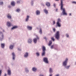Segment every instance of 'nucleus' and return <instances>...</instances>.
<instances>
[{"label":"nucleus","instance_id":"43","mask_svg":"<svg viewBox=\"0 0 76 76\" xmlns=\"http://www.w3.org/2000/svg\"><path fill=\"white\" fill-rule=\"evenodd\" d=\"M53 6H54V7H56V4H53Z\"/></svg>","mask_w":76,"mask_h":76},{"label":"nucleus","instance_id":"39","mask_svg":"<svg viewBox=\"0 0 76 76\" xmlns=\"http://www.w3.org/2000/svg\"><path fill=\"white\" fill-rule=\"evenodd\" d=\"M53 31H54V32H55V31H56V29H55V28H54L53 29Z\"/></svg>","mask_w":76,"mask_h":76},{"label":"nucleus","instance_id":"2","mask_svg":"<svg viewBox=\"0 0 76 76\" xmlns=\"http://www.w3.org/2000/svg\"><path fill=\"white\" fill-rule=\"evenodd\" d=\"M55 38L57 39H58L60 37V34H59V32L57 31L55 35Z\"/></svg>","mask_w":76,"mask_h":76},{"label":"nucleus","instance_id":"9","mask_svg":"<svg viewBox=\"0 0 76 76\" xmlns=\"http://www.w3.org/2000/svg\"><path fill=\"white\" fill-rule=\"evenodd\" d=\"M44 11L45 13H46V14H48V10H47L45 9L44 10Z\"/></svg>","mask_w":76,"mask_h":76},{"label":"nucleus","instance_id":"13","mask_svg":"<svg viewBox=\"0 0 76 76\" xmlns=\"http://www.w3.org/2000/svg\"><path fill=\"white\" fill-rule=\"evenodd\" d=\"M8 18H9V19H11L12 18V17L11 16V15H10L8 14L7 15V16Z\"/></svg>","mask_w":76,"mask_h":76},{"label":"nucleus","instance_id":"42","mask_svg":"<svg viewBox=\"0 0 76 76\" xmlns=\"http://www.w3.org/2000/svg\"><path fill=\"white\" fill-rule=\"evenodd\" d=\"M39 76H44L43 75H40Z\"/></svg>","mask_w":76,"mask_h":76},{"label":"nucleus","instance_id":"12","mask_svg":"<svg viewBox=\"0 0 76 76\" xmlns=\"http://www.w3.org/2000/svg\"><path fill=\"white\" fill-rule=\"evenodd\" d=\"M46 5L48 7H49V6H50V4L49 2H46Z\"/></svg>","mask_w":76,"mask_h":76},{"label":"nucleus","instance_id":"3","mask_svg":"<svg viewBox=\"0 0 76 76\" xmlns=\"http://www.w3.org/2000/svg\"><path fill=\"white\" fill-rule=\"evenodd\" d=\"M68 61V58H66L65 61L63 62V65L64 66H66L67 65V61Z\"/></svg>","mask_w":76,"mask_h":76},{"label":"nucleus","instance_id":"37","mask_svg":"<svg viewBox=\"0 0 76 76\" xmlns=\"http://www.w3.org/2000/svg\"><path fill=\"white\" fill-rule=\"evenodd\" d=\"M17 3H20V1H18L17 2Z\"/></svg>","mask_w":76,"mask_h":76},{"label":"nucleus","instance_id":"10","mask_svg":"<svg viewBox=\"0 0 76 76\" xmlns=\"http://www.w3.org/2000/svg\"><path fill=\"white\" fill-rule=\"evenodd\" d=\"M56 25L58 26V27H61V24H60V23H56Z\"/></svg>","mask_w":76,"mask_h":76},{"label":"nucleus","instance_id":"4","mask_svg":"<svg viewBox=\"0 0 76 76\" xmlns=\"http://www.w3.org/2000/svg\"><path fill=\"white\" fill-rule=\"evenodd\" d=\"M44 61L46 63H48V59L47 58H45L43 59Z\"/></svg>","mask_w":76,"mask_h":76},{"label":"nucleus","instance_id":"30","mask_svg":"<svg viewBox=\"0 0 76 76\" xmlns=\"http://www.w3.org/2000/svg\"><path fill=\"white\" fill-rule=\"evenodd\" d=\"M36 55L37 56H39V53H36Z\"/></svg>","mask_w":76,"mask_h":76},{"label":"nucleus","instance_id":"33","mask_svg":"<svg viewBox=\"0 0 76 76\" xmlns=\"http://www.w3.org/2000/svg\"><path fill=\"white\" fill-rule=\"evenodd\" d=\"M72 3H73L74 4H76V2L73 1L72 2Z\"/></svg>","mask_w":76,"mask_h":76},{"label":"nucleus","instance_id":"26","mask_svg":"<svg viewBox=\"0 0 76 76\" xmlns=\"http://www.w3.org/2000/svg\"><path fill=\"white\" fill-rule=\"evenodd\" d=\"M60 22H61V20H60V19H58L57 23H60Z\"/></svg>","mask_w":76,"mask_h":76},{"label":"nucleus","instance_id":"8","mask_svg":"<svg viewBox=\"0 0 76 76\" xmlns=\"http://www.w3.org/2000/svg\"><path fill=\"white\" fill-rule=\"evenodd\" d=\"M12 55L13 60H15V53H12Z\"/></svg>","mask_w":76,"mask_h":76},{"label":"nucleus","instance_id":"23","mask_svg":"<svg viewBox=\"0 0 76 76\" xmlns=\"http://www.w3.org/2000/svg\"><path fill=\"white\" fill-rule=\"evenodd\" d=\"M40 14V12L39 10H37L36 11V14L37 15H39Z\"/></svg>","mask_w":76,"mask_h":76},{"label":"nucleus","instance_id":"21","mask_svg":"<svg viewBox=\"0 0 76 76\" xmlns=\"http://www.w3.org/2000/svg\"><path fill=\"white\" fill-rule=\"evenodd\" d=\"M43 52L42 53V56H45V51H42Z\"/></svg>","mask_w":76,"mask_h":76},{"label":"nucleus","instance_id":"49","mask_svg":"<svg viewBox=\"0 0 76 76\" xmlns=\"http://www.w3.org/2000/svg\"><path fill=\"white\" fill-rule=\"evenodd\" d=\"M44 39H46V37H44Z\"/></svg>","mask_w":76,"mask_h":76},{"label":"nucleus","instance_id":"1","mask_svg":"<svg viewBox=\"0 0 76 76\" xmlns=\"http://www.w3.org/2000/svg\"><path fill=\"white\" fill-rule=\"evenodd\" d=\"M64 0H61V10H63L62 14L63 15H67V13L66 12L65 9L63 8V1Z\"/></svg>","mask_w":76,"mask_h":76},{"label":"nucleus","instance_id":"15","mask_svg":"<svg viewBox=\"0 0 76 76\" xmlns=\"http://www.w3.org/2000/svg\"><path fill=\"white\" fill-rule=\"evenodd\" d=\"M8 74L9 75H11V71L10 70H8Z\"/></svg>","mask_w":76,"mask_h":76},{"label":"nucleus","instance_id":"5","mask_svg":"<svg viewBox=\"0 0 76 76\" xmlns=\"http://www.w3.org/2000/svg\"><path fill=\"white\" fill-rule=\"evenodd\" d=\"M3 35L2 32H0V39H3Z\"/></svg>","mask_w":76,"mask_h":76},{"label":"nucleus","instance_id":"18","mask_svg":"<svg viewBox=\"0 0 76 76\" xmlns=\"http://www.w3.org/2000/svg\"><path fill=\"white\" fill-rule=\"evenodd\" d=\"M18 28V26H15L13 27L12 28V29H16Z\"/></svg>","mask_w":76,"mask_h":76},{"label":"nucleus","instance_id":"41","mask_svg":"<svg viewBox=\"0 0 76 76\" xmlns=\"http://www.w3.org/2000/svg\"><path fill=\"white\" fill-rule=\"evenodd\" d=\"M55 21H53V24H55Z\"/></svg>","mask_w":76,"mask_h":76},{"label":"nucleus","instance_id":"6","mask_svg":"<svg viewBox=\"0 0 76 76\" xmlns=\"http://www.w3.org/2000/svg\"><path fill=\"white\" fill-rule=\"evenodd\" d=\"M39 39V38L37 37V38H35L34 39L33 41L34 43H36L37 42V39Z\"/></svg>","mask_w":76,"mask_h":76},{"label":"nucleus","instance_id":"7","mask_svg":"<svg viewBox=\"0 0 76 76\" xmlns=\"http://www.w3.org/2000/svg\"><path fill=\"white\" fill-rule=\"evenodd\" d=\"M43 51H45V46H42V48Z\"/></svg>","mask_w":76,"mask_h":76},{"label":"nucleus","instance_id":"20","mask_svg":"<svg viewBox=\"0 0 76 76\" xmlns=\"http://www.w3.org/2000/svg\"><path fill=\"white\" fill-rule=\"evenodd\" d=\"M14 46H13V45H11L10 47V49H11L12 50L13 49V48Z\"/></svg>","mask_w":76,"mask_h":76},{"label":"nucleus","instance_id":"52","mask_svg":"<svg viewBox=\"0 0 76 76\" xmlns=\"http://www.w3.org/2000/svg\"><path fill=\"white\" fill-rule=\"evenodd\" d=\"M62 15V14H61V15Z\"/></svg>","mask_w":76,"mask_h":76},{"label":"nucleus","instance_id":"16","mask_svg":"<svg viewBox=\"0 0 76 76\" xmlns=\"http://www.w3.org/2000/svg\"><path fill=\"white\" fill-rule=\"evenodd\" d=\"M29 16L28 15L27 16L26 18V22H27V21H28V20H29Z\"/></svg>","mask_w":76,"mask_h":76},{"label":"nucleus","instance_id":"27","mask_svg":"<svg viewBox=\"0 0 76 76\" xmlns=\"http://www.w3.org/2000/svg\"><path fill=\"white\" fill-rule=\"evenodd\" d=\"M51 44H52V42H51V41H50L49 42V43L48 44V45H49V46L51 45Z\"/></svg>","mask_w":76,"mask_h":76},{"label":"nucleus","instance_id":"28","mask_svg":"<svg viewBox=\"0 0 76 76\" xmlns=\"http://www.w3.org/2000/svg\"><path fill=\"white\" fill-rule=\"evenodd\" d=\"M39 33H40V34H42V29H41V28H40V31H39Z\"/></svg>","mask_w":76,"mask_h":76},{"label":"nucleus","instance_id":"44","mask_svg":"<svg viewBox=\"0 0 76 76\" xmlns=\"http://www.w3.org/2000/svg\"><path fill=\"white\" fill-rule=\"evenodd\" d=\"M69 16H71V15H72V14L69 13Z\"/></svg>","mask_w":76,"mask_h":76},{"label":"nucleus","instance_id":"17","mask_svg":"<svg viewBox=\"0 0 76 76\" xmlns=\"http://www.w3.org/2000/svg\"><path fill=\"white\" fill-rule=\"evenodd\" d=\"M11 4L12 6H15V3L14 1H12L11 2Z\"/></svg>","mask_w":76,"mask_h":76},{"label":"nucleus","instance_id":"35","mask_svg":"<svg viewBox=\"0 0 76 76\" xmlns=\"http://www.w3.org/2000/svg\"><path fill=\"white\" fill-rule=\"evenodd\" d=\"M1 70H0V76H1Z\"/></svg>","mask_w":76,"mask_h":76},{"label":"nucleus","instance_id":"51","mask_svg":"<svg viewBox=\"0 0 76 76\" xmlns=\"http://www.w3.org/2000/svg\"><path fill=\"white\" fill-rule=\"evenodd\" d=\"M8 7H10V6H9Z\"/></svg>","mask_w":76,"mask_h":76},{"label":"nucleus","instance_id":"50","mask_svg":"<svg viewBox=\"0 0 76 76\" xmlns=\"http://www.w3.org/2000/svg\"><path fill=\"white\" fill-rule=\"evenodd\" d=\"M56 1H58L59 0H55Z\"/></svg>","mask_w":76,"mask_h":76},{"label":"nucleus","instance_id":"22","mask_svg":"<svg viewBox=\"0 0 76 76\" xmlns=\"http://www.w3.org/2000/svg\"><path fill=\"white\" fill-rule=\"evenodd\" d=\"M28 56V53H26L24 55V57H27Z\"/></svg>","mask_w":76,"mask_h":76},{"label":"nucleus","instance_id":"25","mask_svg":"<svg viewBox=\"0 0 76 76\" xmlns=\"http://www.w3.org/2000/svg\"><path fill=\"white\" fill-rule=\"evenodd\" d=\"M28 42L29 43H31L32 42V40L31 39H29L28 40Z\"/></svg>","mask_w":76,"mask_h":76},{"label":"nucleus","instance_id":"45","mask_svg":"<svg viewBox=\"0 0 76 76\" xmlns=\"http://www.w3.org/2000/svg\"><path fill=\"white\" fill-rule=\"evenodd\" d=\"M56 76H59V75L58 74L56 75Z\"/></svg>","mask_w":76,"mask_h":76},{"label":"nucleus","instance_id":"46","mask_svg":"<svg viewBox=\"0 0 76 76\" xmlns=\"http://www.w3.org/2000/svg\"><path fill=\"white\" fill-rule=\"evenodd\" d=\"M57 10H58L57 9H56V11L57 12Z\"/></svg>","mask_w":76,"mask_h":76},{"label":"nucleus","instance_id":"38","mask_svg":"<svg viewBox=\"0 0 76 76\" xmlns=\"http://www.w3.org/2000/svg\"><path fill=\"white\" fill-rule=\"evenodd\" d=\"M3 2H0V4H3Z\"/></svg>","mask_w":76,"mask_h":76},{"label":"nucleus","instance_id":"32","mask_svg":"<svg viewBox=\"0 0 76 76\" xmlns=\"http://www.w3.org/2000/svg\"><path fill=\"white\" fill-rule=\"evenodd\" d=\"M70 67V65L68 66H67L66 67V69H69V67Z\"/></svg>","mask_w":76,"mask_h":76},{"label":"nucleus","instance_id":"31","mask_svg":"<svg viewBox=\"0 0 76 76\" xmlns=\"http://www.w3.org/2000/svg\"><path fill=\"white\" fill-rule=\"evenodd\" d=\"M19 11H20V9H17L16 10V11L18 12H19Z\"/></svg>","mask_w":76,"mask_h":76},{"label":"nucleus","instance_id":"14","mask_svg":"<svg viewBox=\"0 0 76 76\" xmlns=\"http://www.w3.org/2000/svg\"><path fill=\"white\" fill-rule=\"evenodd\" d=\"M7 25L8 26H11V23L9 22H7Z\"/></svg>","mask_w":76,"mask_h":76},{"label":"nucleus","instance_id":"34","mask_svg":"<svg viewBox=\"0 0 76 76\" xmlns=\"http://www.w3.org/2000/svg\"><path fill=\"white\" fill-rule=\"evenodd\" d=\"M51 39H52V40H53V41H54V38L53 37H52L51 38Z\"/></svg>","mask_w":76,"mask_h":76},{"label":"nucleus","instance_id":"40","mask_svg":"<svg viewBox=\"0 0 76 76\" xmlns=\"http://www.w3.org/2000/svg\"><path fill=\"white\" fill-rule=\"evenodd\" d=\"M66 36L67 37H69V35L67 34H66Z\"/></svg>","mask_w":76,"mask_h":76},{"label":"nucleus","instance_id":"48","mask_svg":"<svg viewBox=\"0 0 76 76\" xmlns=\"http://www.w3.org/2000/svg\"><path fill=\"white\" fill-rule=\"evenodd\" d=\"M4 76H6V74H5Z\"/></svg>","mask_w":76,"mask_h":76},{"label":"nucleus","instance_id":"36","mask_svg":"<svg viewBox=\"0 0 76 76\" xmlns=\"http://www.w3.org/2000/svg\"><path fill=\"white\" fill-rule=\"evenodd\" d=\"M53 47H54V46L52 45L51 47V48H53Z\"/></svg>","mask_w":76,"mask_h":76},{"label":"nucleus","instance_id":"29","mask_svg":"<svg viewBox=\"0 0 76 76\" xmlns=\"http://www.w3.org/2000/svg\"><path fill=\"white\" fill-rule=\"evenodd\" d=\"M49 72H50V73H51L52 72V69L51 68L50 69Z\"/></svg>","mask_w":76,"mask_h":76},{"label":"nucleus","instance_id":"24","mask_svg":"<svg viewBox=\"0 0 76 76\" xmlns=\"http://www.w3.org/2000/svg\"><path fill=\"white\" fill-rule=\"evenodd\" d=\"M32 70L33 71H36L37 69L36 68L34 67L32 68Z\"/></svg>","mask_w":76,"mask_h":76},{"label":"nucleus","instance_id":"19","mask_svg":"<svg viewBox=\"0 0 76 76\" xmlns=\"http://www.w3.org/2000/svg\"><path fill=\"white\" fill-rule=\"evenodd\" d=\"M1 47L2 48H4V43L1 44Z\"/></svg>","mask_w":76,"mask_h":76},{"label":"nucleus","instance_id":"11","mask_svg":"<svg viewBox=\"0 0 76 76\" xmlns=\"http://www.w3.org/2000/svg\"><path fill=\"white\" fill-rule=\"evenodd\" d=\"M27 28L29 30H31L32 29V27L31 26H27Z\"/></svg>","mask_w":76,"mask_h":76},{"label":"nucleus","instance_id":"47","mask_svg":"<svg viewBox=\"0 0 76 76\" xmlns=\"http://www.w3.org/2000/svg\"><path fill=\"white\" fill-rule=\"evenodd\" d=\"M49 76H52V75H50Z\"/></svg>","mask_w":76,"mask_h":76}]
</instances>
